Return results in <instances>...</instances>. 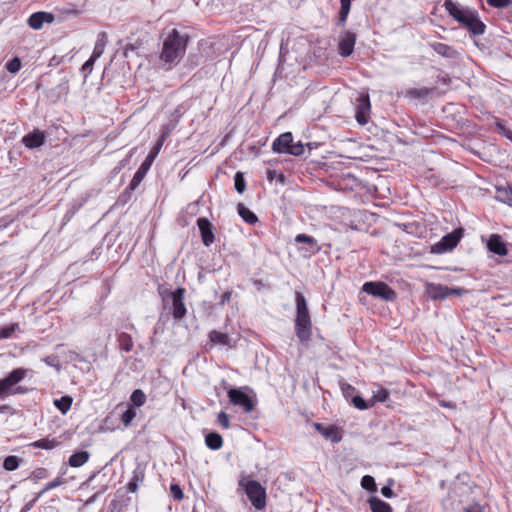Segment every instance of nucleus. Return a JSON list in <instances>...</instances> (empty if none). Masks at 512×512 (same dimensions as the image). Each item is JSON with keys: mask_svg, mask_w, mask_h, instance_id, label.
<instances>
[{"mask_svg": "<svg viewBox=\"0 0 512 512\" xmlns=\"http://www.w3.org/2000/svg\"><path fill=\"white\" fill-rule=\"evenodd\" d=\"M443 7L449 16L473 36L483 35L486 31V25L481 21L476 10L462 6L452 0H445Z\"/></svg>", "mask_w": 512, "mask_h": 512, "instance_id": "obj_1", "label": "nucleus"}, {"mask_svg": "<svg viewBox=\"0 0 512 512\" xmlns=\"http://www.w3.org/2000/svg\"><path fill=\"white\" fill-rule=\"evenodd\" d=\"M189 41L188 34H181L177 29H172L163 41L160 60L165 70L176 66L184 57Z\"/></svg>", "mask_w": 512, "mask_h": 512, "instance_id": "obj_2", "label": "nucleus"}, {"mask_svg": "<svg viewBox=\"0 0 512 512\" xmlns=\"http://www.w3.org/2000/svg\"><path fill=\"white\" fill-rule=\"evenodd\" d=\"M296 318L295 334L301 343H308L312 337V321L307 302L301 292L295 293Z\"/></svg>", "mask_w": 512, "mask_h": 512, "instance_id": "obj_3", "label": "nucleus"}, {"mask_svg": "<svg viewBox=\"0 0 512 512\" xmlns=\"http://www.w3.org/2000/svg\"><path fill=\"white\" fill-rule=\"evenodd\" d=\"M28 374L32 375L33 370L28 368H16L9 372L6 377L0 379V398L4 399L11 395L26 394L28 389L17 386Z\"/></svg>", "mask_w": 512, "mask_h": 512, "instance_id": "obj_4", "label": "nucleus"}, {"mask_svg": "<svg viewBox=\"0 0 512 512\" xmlns=\"http://www.w3.org/2000/svg\"><path fill=\"white\" fill-rule=\"evenodd\" d=\"M165 138L162 136L156 144L153 146V148L148 153L147 157L143 161V163L140 165V167L137 169L135 174L133 175L132 180L130 181L128 187L125 190V193H132L142 182V180L145 178L146 174L150 170L154 160L158 156L163 144H164Z\"/></svg>", "mask_w": 512, "mask_h": 512, "instance_id": "obj_5", "label": "nucleus"}, {"mask_svg": "<svg viewBox=\"0 0 512 512\" xmlns=\"http://www.w3.org/2000/svg\"><path fill=\"white\" fill-rule=\"evenodd\" d=\"M245 492L251 504L257 510H262L266 506V490L258 481L249 480L245 483Z\"/></svg>", "mask_w": 512, "mask_h": 512, "instance_id": "obj_6", "label": "nucleus"}, {"mask_svg": "<svg viewBox=\"0 0 512 512\" xmlns=\"http://www.w3.org/2000/svg\"><path fill=\"white\" fill-rule=\"evenodd\" d=\"M362 290L385 301H394L397 298L396 292L384 282H366Z\"/></svg>", "mask_w": 512, "mask_h": 512, "instance_id": "obj_7", "label": "nucleus"}, {"mask_svg": "<svg viewBox=\"0 0 512 512\" xmlns=\"http://www.w3.org/2000/svg\"><path fill=\"white\" fill-rule=\"evenodd\" d=\"M466 292L463 288H450L443 284L431 283L427 285V293L431 299L442 300L451 295L461 296Z\"/></svg>", "mask_w": 512, "mask_h": 512, "instance_id": "obj_8", "label": "nucleus"}, {"mask_svg": "<svg viewBox=\"0 0 512 512\" xmlns=\"http://www.w3.org/2000/svg\"><path fill=\"white\" fill-rule=\"evenodd\" d=\"M462 233L463 230L460 228L452 231L451 233L446 234L441 238L439 242H437L434 245L433 251H435L436 253H444L447 251H451L460 242L462 238Z\"/></svg>", "mask_w": 512, "mask_h": 512, "instance_id": "obj_9", "label": "nucleus"}, {"mask_svg": "<svg viewBox=\"0 0 512 512\" xmlns=\"http://www.w3.org/2000/svg\"><path fill=\"white\" fill-rule=\"evenodd\" d=\"M229 401L234 406H240L245 412H251L254 409L255 402L239 388H232L228 391Z\"/></svg>", "mask_w": 512, "mask_h": 512, "instance_id": "obj_10", "label": "nucleus"}, {"mask_svg": "<svg viewBox=\"0 0 512 512\" xmlns=\"http://www.w3.org/2000/svg\"><path fill=\"white\" fill-rule=\"evenodd\" d=\"M185 289L178 287L171 294L172 298V315L176 320H181L185 317L187 310L184 304Z\"/></svg>", "mask_w": 512, "mask_h": 512, "instance_id": "obj_11", "label": "nucleus"}, {"mask_svg": "<svg viewBox=\"0 0 512 512\" xmlns=\"http://www.w3.org/2000/svg\"><path fill=\"white\" fill-rule=\"evenodd\" d=\"M371 104L368 94H362L357 99L355 118L360 125L368 123L370 118Z\"/></svg>", "mask_w": 512, "mask_h": 512, "instance_id": "obj_12", "label": "nucleus"}, {"mask_svg": "<svg viewBox=\"0 0 512 512\" xmlns=\"http://www.w3.org/2000/svg\"><path fill=\"white\" fill-rule=\"evenodd\" d=\"M197 225L203 244L207 247L210 246L215 240L211 222L207 218L200 217L197 219Z\"/></svg>", "mask_w": 512, "mask_h": 512, "instance_id": "obj_13", "label": "nucleus"}, {"mask_svg": "<svg viewBox=\"0 0 512 512\" xmlns=\"http://www.w3.org/2000/svg\"><path fill=\"white\" fill-rule=\"evenodd\" d=\"M356 43V34L350 31L344 33L338 45V52L341 56L347 57L353 53Z\"/></svg>", "mask_w": 512, "mask_h": 512, "instance_id": "obj_14", "label": "nucleus"}, {"mask_svg": "<svg viewBox=\"0 0 512 512\" xmlns=\"http://www.w3.org/2000/svg\"><path fill=\"white\" fill-rule=\"evenodd\" d=\"M55 17L49 12H35L28 18V25L35 30L42 28L44 23H52Z\"/></svg>", "mask_w": 512, "mask_h": 512, "instance_id": "obj_15", "label": "nucleus"}, {"mask_svg": "<svg viewBox=\"0 0 512 512\" xmlns=\"http://www.w3.org/2000/svg\"><path fill=\"white\" fill-rule=\"evenodd\" d=\"M315 430L321 434L325 439L331 440L333 443L341 441L339 430L334 425L325 426L321 423H313Z\"/></svg>", "mask_w": 512, "mask_h": 512, "instance_id": "obj_16", "label": "nucleus"}, {"mask_svg": "<svg viewBox=\"0 0 512 512\" xmlns=\"http://www.w3.org/2000/svg\"><path fill=\"white\" fill-rule=\"evenodd\" d=\"M45 142V134L39 129H34L22 138V143L29 149L42 146Z\"/></svg>", "mask_w": 512, "mask_h": 512, "instance_id": "obj_17", "label": "nucleus"}, {"mask_svg": "<svg viewBox=\"0 0 512 512\" xmlns=\"http://www.w3.org/2000/svg\"><path fill=\"white\" fill-rule=\"evenodd\" d=\"M487 248L489 251L499 256H505L508 253L506 244L502 240V237L498 234H492L487 242Z\"/></svg>", "mask_w": 512, "mask_h": 512, "instance_id": "obj_18", "label": "nucleus"}, {"mask_svg": "<svg viewBox=\"0 0 512 512\" xmlns=\"http://www.w3.org/2000/svg\"><path fill=\"white\" fill-rule=\"evenodd\" d=\"M295 242L306 244L307 246L303 247L302 250H305L306 252H308L311 255H315V254L319 253L321 250V247L319 246L317 240L307 234L296 235Z\"/></svg>", "mask_w": 512, "mask_h": 512, "instance_id": "obj_19", "label": "nucleus"}, {"mask_svg": "<svg viewBox=\"0 0 512 512\" xmlns=\"http://www.w3.org/2000/svg\"><path fill=\"white\" fill-rule=\"evenodd\" d=\"M292 142V133L285 132L274 140L272 144V150L276 153H287V150L290 148Z\"/></svg>", "mask_w": 512, "mask_h": 512, "instance_id": "obj_20", "label": "nucleus"}, {"mask_svg": "<svg viewBox=\"0 0 512 512\" xmlns=\"http://www.w3.org/2000/svg\"><path fill=\"white\" fill-rule=\"evenodd\" d=\"M430 47L440 56L448 59H456L458 57L457 50L447 44L440 42H433L429 44Z\"/></svg>", "mask_w": 512, "mask_h": 512, "instance_id": "obj_21", "label": "nucleus"}, {"mask_svg": "<svg viewBox=\"0 0 512 512\" xmlns=\"http://www.w3.org/2000/svg\"><path fill=\"white\" fill-rule=\"evenodd\" d=\"M435 88H409L405 90L404 96L409 99L414 100H425L427 99L433 92Z\"/></svg>", "mask_w": 512, "mask_h": 512, "instance_id": "obj_22", "label": "nucleus"}, {"mask_svg": "<svg viewBox=\"0 0 512 512\" xmlns=\"http://www.w3.org/2000/svg\"><path fill=\"white\" fill-rule=\"evenodd\" d=\"M144 478V469L140 466H137L133 471L132 478L127 484V490L131 493H135L138 490L139 485L143 483Z\"/></svg>", "mask_w": 512, "mask_h": 512, "instance_id": "obj_23", "label": "nucleus"}, {"mask_svg": "<svg viewBox=\"0 0 512 512\" xmlns=\"http://www.w3.org/2000/svg\"><path fill=\"white\" fill-rule=\"evenodd\" d=\"M108 43V35L106 32H100L98 33L97 35V40L95 42V46H94V49H93V52L91 54V56L94 58V59H98L102 56V54L104 53V50H105V47Z\"/></svg>", "mask_w": 512, "mask_h": 512, "instance_id": "obj_24", "label": "nucleus"}, {"mask_svg": "<svg viewBox=\"0 0 512 512\" xmlns=\"http://www.w3.org/2000/svg\"><path fill=\"white\" fill-rule=\"evenodd\" d=\"M368 502L372 512H392L390 504L378 497H371Z\"/></svg>", "mask_w": 512, "mask_h": 512, "instance_id": "obj_25", "label": "nucleus"}, {"mask_svg": "<svg viewBox=\"0 0 512 512\" xmlns=\"http://www.w3.org/2000/svg\"><path fill=\"white\" fill-rule=\"evenodd\" d=\"M90 454L87 451H79L69 457L68 463L71 467H81L89 460Z\"/></svg>", "mask_w": 512, "mask_h": 512, "instance_id": "obj_26", "label": "nucleus"}, {"mask_svg": "<svg viewBox=\"0 0 512 512\" xmlns=\"http://www.w3.org/2000/svg\"><path fill=\"white\" fill-rule=\"evenodd\" d=\"M237 210L241 218L248 224L253 225L258 222V217L254 212L248 209L244 204L239 203L237 206Z\"/></svg>", "mask_w": 512, "mask_h": 512, "instance_id": "obj_27", "label": "nucleus"}, {"mask_svg": "<svg viewBox=\"0 0 512 512\" xmlns=\"http://www.w3.org/2000/svg\"><path fill=\"white\" fill-rule=\"evenodd\" d=\"M59 444L60 442L56 438H43L32 442L30 446L39 449L52 450Z\"/></svg>", "mask_w": 512, "mask_h": 512, "instance_id": "obj_28", "label": "nucleus"}, {"mask_svg": "<svg viewBox=\"0 0 512 512\" xmlns=\"http://www.w3.org/2000/svg\"><path fill=\"white\" fill-rule=\"evenodd\" d=\"M205 444L212 450H218L223 446L222 436L216 432H211L206 435Z\"/></svg>", "mask_w": 512, "mask_h": 512, "instance_id": "obj_29", "label": "nucleus"}, {"mask_svg": "<svg viewBox=\"0 0 512 512\" xmlns=\"http://www.w3.org/2000/svg\"><path fill=\"white\" fill-rule=\"evenodd\" d=\"M117 342L119 348L126 353L133 349L134 343L132 337L128 333H120L117 337Z\"/></svg>", "mask_w": 512, "mask_h": 512, "instance_id": "obj_30", "label": "nucleus"}, {"mask_svg": "<svg viewBox=\"0 0 512 512\" xmlns=\"http://www.w3.org/2000/svg\"><path fill=\"white\" fill-rule=\"evenodd\" d=\"M209 339L214 344L230 346V338H229L228 334H226V333H222L217 330H212L209 333Z\"/></svg>", "mask_w": 512, "mask_h": 512, "instance_id": "obj_31", "label": "nucleus"}, {"mask_svg": "<svg viewBox=\"0 0 512 512\" xmlns=\"http://www.w3.org/2000/svg\"><path fill=\"white\" fill-rule=\"evenodd\" d=\"M54 405L62 414H66L71 408L72 398L70 396H63L60 399L54 400Z\"/></svg>", "mask_w": 512, "mask_h": 512, "instance_id": "obj_32", "label": "nucleus"}, {"mask_svg": "<svg viewBox=\"0 0 512 512\" xmlns=\"http://www.w3.org/2000/svg\"><path fill=\"white\" fill-rule=\"evenodd\" d=\"M130 401L134 406L141 407L146 402V395L141 389H136L132 392Z\"/></svg>", "mask_w": 512, "mask_h": 512, "instance_id": "obj_33", "label": "nucleus"}, {"mask_svg": "<svg viewBox=\"0 0 512 512\" xmlns=\"http://www.w3.org/2000/svg\"><path fill=\"white\" fill-rule=\"evenodd\" d=\"M352 0H340L339 21L345 23L350 12Z\"/></svg>", "mask_w": 512, "mask_h": 512, "instance_id": "obj_34", "label": "nucleus"}, {"mask_svg": "<svg viewBox=\"0 0 512 512\" xmlns=\"http://www.w3.org/2000/svg\"><path fill=\"white\" fill-rule=\"evenodd\" d=\"M20 458L14 455L7 456L3 461V468L7 471H14L19 467Z\"/></svg>", "mask_w": 512, "mask_h": 512, "instance_id": "obj_35", "label": "nucleus"}, {"mask_svg": "<svg viewBox=\"0 0 512 512\" xmlns=\"http://www.w3.org/2000/svg\"><path fill=\"white\" fill-rule=\"evenodd\" d=\"M18 323H12L8 326H4L0 328V340L10 338L14 332L19 330Z\"/></svg>", "mask_w": 512, "mask_h": 512, "instance_id": "obj_36", "label": "nucleus"}, {"mask_svg": "<svg viewBox=\"0 0 512 512\" xmlns=\"http://www.w3.org/2000/svg\"><path fill=\"white\" fill-rule=\"evenodd\" d=\"M234 186L239 194H242L246 189V182L241 172H237L234 177Z\"/></svg>", "mask_w": 512, "mask_h": 512, "instance_id": "obj_37", "label": "nucleus"}, {"mask_svg": "<svg viewBox=\"0 0 512 512\" xmlns=\"http://www.w3.org/2000/svg\"><path fill=\"white\" fill-rule=\"evenodd\" d=\"M64 480L63 478L61 477H57L55 478L53 481H50L49 483H47L45 485V487L38 493V497H41L42 495H44L46 492L64 484Z\"/></svg>", "mask_w": 512, "mask_h": 512, "instance_id": "obj_38", "label": "nucleus"}, {"mask_svg": "<svg viewBox=\"0 0 512 512\" xmlns=\"http://www.w3.org/2000/svg\"><path fill=\"white\" fill-rule=\"evenodd\" d=\"M361 486L365 490L372 491V492L376 491V489H377L375 480L370 475H365V476L362 477V479H361Z\"/></svg>", "mask_w": 512, "mask_h": 512, "instance_id": "obj_39", "label": "nucleus"}, {"mask_svg": "<svg viewBox=\"0 0 512 512\" xmlns=\"http://www.w3.org/2000/svg\"><path fill=\"white\" fill-rule=\"evenodd\" d=\"M21 60L18 57H14L12 60L6 63V69L12 74L17 73L21 69Z\"/></svg>", "mask_w": 512, "mask_h": 512, "instance_id": "obj_40", "label": "nucleus"}, {"mask_svg": "<svg viewBox=\"0 0 512 512\" xmlns=\"http://www.w3.org/2000/svg\"><path fill=\"white\" fill-rule=\"evenodd\" d=\"M351 402L354 407L359 410H366L373 406V403L368 404L361 396L358 395L354 396Z\"/></svg>", "mask_w": 512, "mask_h": 512, "instance_id": "obj_41", "label": "nucleus"}, {"mask_svg": "<svg viewBox=\"0 0 512 512\" xmlns=\"http://www.w3.org/2000/svg\"><path fill=\"white\" fill-rule=\"evenodd\" d=\"M388 398L389 391L385 388H381L376 393H374L371 403L374 405L376 402H385Z\"/></svg>", "mask_w": 512, "mask_h": 512, "instance_id": "obj_42", "label": "nucleus"}, {"mask_svg": "<svg viewBox=\"0 0 512 512\" xmlns=\"http://www.w3.org/2000/svg\"><path fill=\"white\" fill-rule=\"evenodd\" d=\"M136 417V411L130 406L122 415L121 421L125 426H128L132 420Z\"/></svg>", "mask_w": 512, "mask_h": 512, "instance_id": "obj_43", "label": "nucleus"}, {"mask_svg": "<svg viewBox=\"0 0 512 512\" xmlns=\"http://www.w3.org/2000/svg\"><path fill=\"white\" fill-rule=\"evenodd\" d=\"M49 476V472L46 468H43V467H39V468H36L35 470L32 471L31 473V478L34 480V481H38V480H41V479H45Z\"/></svg>", "mask_w": 512, "mask_h": 512, "instance_id": "obj_44", "label": "nucleus"}, {"mask_svg": "<svg viewBox=\"0 0 512 512\" xmlns=\"http://www.w3.org/2000/svg\"><path fill=\"white\" fill-rule=\"evenodd\" d=\"M304 153V146L301 142L291 143L290 148L287 150V154L294 156H300Z\"/></svg>", "mask_w": 512, "mask_h": 512, "instance_id": "obj_45", "label": "nucleus"}, {"mask_svg": "<svg viewBox=\"0 0 512 512\" xmlns=\"http://www.w3.org/2000/svg\"><path fill=\"white\" fill-rule=\"evenodd\" d=\"M170 493L173 496V498L177 501H180L184 498V493L178 484H171Z\"/></svg>", "mask_w": 512, "mask_h": 512, "instance_id": "obj_46", "label": "nucleus"}, {"mask_svg": "<svg viewBox=\"0 0 512 512\" xmlns=\"http://www.w3.org/2000/svg\"><path fill=\"white\" fill-rule=\"evenodd\" d=\"M139 46H140V44H139L138 42H137V43H135V44H133V43H128V44H126V45L124 46V48H123V54H124V56H125L126 58H128V57H129V55H130L131 53H135V54H137V53H138V48H139Z\"/></svg>", "mask_w": 512, "mask_h": 512, "instance_id": "obj_47", "label": "nucleus"}, {"mask_svg": "<svg viewBox=\"0 0 512 512\" xmlns=\"http://www.w3.org/2000/svg\"><path fill=\"white\" fill-rule=\"evenodd\" d=\"M97 59H94L92 56L83 64L81 70L84 73V77L86 78L93 70V65Z\"/></svg>", "mask_w": 512, "mask_h": 512, "instance_id": "obj_48", "label": "nucleus"}, {"mask_svg": "<svg viewBox=\"0 0 512 512\" xmlns=\"http://www.w3.org/2000/svg\"><path fill=\"white\" fill-rule=\"evenodd\" d=\"M487 3L494 8H505L512 4V0H487Z\"/></svg>", "mask_w": 512, "mask_h": 512, "instance_id": "obj_49", "label": "nucleus"}, {"mask_svg": "<svg viewBox=\"0 0 512 512\" xmlns=\"http://www.w3.org/2000/svg\"><path fill=\"white\" fill-rule=\"evenodd\" d=\"M217 421L224 429H228L230 426L229 416L223 411L218 414Z\"/></svg>", "mask_w": 512, "mask_h": 512, "instance_id": "obj_50", "label": "nucleus"}, {"mask_svg": "<svg viewBox=\"0 0 512 512\" xmlns=\"http://www.w3.org/2000/svg\"><path fill=\"white\" fill-rule=\"evenodd\" d=\"M40 497H38V494L29 502H27L21 509L20 512H28L30 511L33 506L35 505V503L39 500Z\"/></svg>", "mask_w": 512, "mask_h": 512, "instance_id": "obj_51", "label": "nucleus"}, {"mask_svg": "<svg viewBox=\"0 0 512 512\" xmlns=\"http://www.w3.org/2000/svg\"><path fill=\"white\" fill-rule=\"evenodd\" d=\"M231 297H232V291H226L222 294L221 296V299H220V305H225L226 303H228L230 300H231Z\"/></svg>", "mask_w": 512, "mask_h": 512, "instance_id": "obj_52", "label": "nucleus"}, {"mask_svg": "<svg viewBox=\"0 0 512 512\" xmlns=\"http://www.w3.org/2000/svg\"><path fill=\"white\" fill-rule=\"evenodd\" d=\"M342 391H343V394L345 395V397H348L355 391V388L353 386H351L350 384H344L342 386Z\"/></svg>", "mask_w": 512, "mask_h": 512, "instance_id": "obj_53", "label": "nucleus"}, {"mask_svg": "<svg viewBox=\"0 0 512 512\" xmlns=\"http://www.w3.org/2000/svg\"><path fill=\"white\" fill-rule=\"evenodd\" d=\"M465 512H483V507L479 504L470 505L465 508Z\"/></svg>", "mask_w": 512, "mask_h": 512, "instance_id": "obj_54", "label": "nucleus"}, {"mask_svg": "<svg viewBox=\"0 0 512 512\" xmlns=\"http://www.w3.org/2000/svg\"><path fill=\"white\" fill-rule=\"evenodd\" d=\"M381 493L386 498H392L394 493L389 486H384L381 488Z\"/></svg>", "mask_w": 512, "mask_h": 512, "instance_id": "obj_55", "label": "nucleus"}, {"mask_svg": "<svg viewBox=\"0 0 512 512\" xmlns=\"http://www.w3.org/2000/svg\"><path fill=\"white\" fill-rule=\"evenodd\" d=\"M134 151H135V149H132V150L130 151V153H129V154H128L124 159H122V160L119 162V163H120V165H121V167H125V166L128 164V162L130 161V159L132 158V156H133V154H134Z\"/></svg>", "mask_w": 512, "mask_h": 512, "instance_id": "obj_56", "label": "nucleus"}, {"mask_svg": "<svg viewBox=\"0 0 512 512\" xmlns=\"http://www.w3.org/2000/svg\"><path fill=\"white\" fill-rule=\"evenodd\" d=\"M45 363L50 365V366H54V362L56 361V357L55 356H48L44 359Z\"/></svg>", "mask_w": 512, "mask_h": 512, "instance_id": "obj_57", "label": "nucleus"}, {"mask_svg": "<svg viewBox=\"0 0 512 512\" xmlns=\"http://www.w3.org/2000/svg\"><path fill=\"white\" fill-rule=\"evenodd\" d=\"M124 167H121L120 163H118V165L114 168V172L115 173H118L120 172Z\"/></svg>", "mask_w": 512, "mask_h": 512, "instance_id": "obj_58", "label": "nucleus"}, {"mask_svg": "<svg viewBox=\"0 0 512 512\" xmlns=\"http://www.w3.org/2000/svg\"><path fill=\"white\" fill-rule=\"evenodd\" d=\"M273 178H274V171L269 170V171H268V179L272 181V180H273Z\"/></svg>", "mask_w": 512, "mask_h": 512, "instance_id": "obj_59", "label": "nucleus"}, {"mask_svg": "<svg viewBox=\"0 0 512 512\" xmlns=\"http://www.w3.org/2000/svg\"><path fill=\"white\" fill-rule=\"evenodd\" d=\"M504 192L508 196L509 205L512 207V196H509L507 191Z\"/></svg>", "mask_w": 512, "mask_h": 512, "instance_id": "obj_60", "label": "nucleus"}, {"mask_svg": "<svg viewBox=\"0 0 512 512\" xmlns=\"http://www.w3.org/2000/svg\"><path fill=\"white\" fill-rule=\"evenodd\" d=\"M441 406H443V407H448V408L453 407L450 403H445V402H442V403H441Z\"/></svg>", "mask_w": 512, "mask_h": 512, "instance_id": "obj_61", "label": "nucleus"}, {"mask_svg": "<svg viewBox=\"0 0 512 512\" xmlns=\"http://www.w3.org/2000/svg\"><path fill=\"white\" fill-rule=\"evenodd\" d=\"M7 408L8 406L6 405L0 406V412H4Z\"/></svg>", "mask_w": 512, "mask_h": 512, "instance_id": "obj_62", "label": "nucleus"}, {"mask_svg": "<svg viewBox=\"0 0 512 512\" xmlns=\"http://www.w3.org/2000/svg\"><path fill=\"white\" fill-rule=\"evenodd\" d=\"M193 512H197L195 509H193Z\"/></svg>", "mask_w": 512, "mask_h": 512, "instance_id": "obj_63", "label": "nucleus"}]
</instances>
